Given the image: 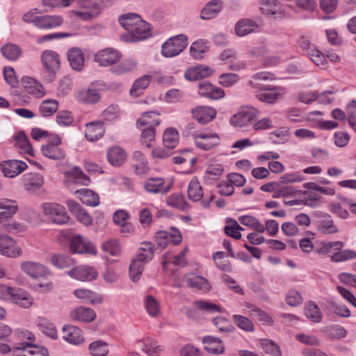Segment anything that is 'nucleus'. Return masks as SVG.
Instances as JSON below:
<instances>
[{"mask_svg": "<svg viewBox=\"0 0 356 356\" xmlns=\"http://www.w3.org/2000/svg\"><path fill=\"white\" fill-rule=\"evenodd\" d=\"M22 334L29 341L17 343L13 346V353L16 356H49L47 348L32 343V334L26 332H22Z\"/></svg>", "mask_w": 356, "mask_h": 356, "instance_id": "1", "label": "nucleus"}, {"mask_svg": "<svg viewBox=\"0 0 356 356\" xmlns=\"http://www.w3.org/2000/svg\"><path fill=\"white\" fill-rule=\"evenodd\" d=\"M188 45V37L184 34H179L168 39L162 45V54L166 58L174 57L179 55Z\"/></svg>", "mask_w": 356, "mask_h": 356, "instance_id": "2", "label": "nucleus"}, {"mask_svg": "<svg viewBox=\"0 0 356 356\" xmlns=\"http://www.w3.org/2000/svg\"><path fill=\"white\" fill-rule=\"evenodd\" d=\"M41 207L44 214L54 223L65 224L69 219L65 208L58 204L47 202L42 204Z\"/></svg>", "mask_w": 356, "mask_h": 356, "instance_id": "3", "label": "nucleus"}, {"mask_svg": "<svg viewBox=\"0 0 356 356\" xmlns=\"http://www.w3.org/2000/svg\"><path fill=\"white\" fill-rule=\"evenodd\" d=\"M182 241V236L179 230L175 227H171L170 232L159 231L155 234V241L156 245L161 249H164L168 243L174 245L179 244Z\"/></svg>", "mask_w": 356, "mask_h": 356, "instance_id": "4", "label": "nucleus"}, {"mask_svg": "<svg viewBox=\"0 0 356 356\" xmlns=\"http://www.w3.org/2000/svg\"><path fill=\"white\" fill-rule=\"evenodd\" d=\"M284 89L277 86H263L257 92L256 98L260 102L267 104H274L282 97Z\"/></svg>", "mask_w": 356, "mask_h": 356, "instance_id": "5", "label": "nucleus"}, {"mask_svg": "<svg viewBox=\"0 0 356 356\" xmlns=\"http://www.w3.org/2000/svg\"><path fill=\"white\" fill-rule=\"evenodd\" d=\"M22 252L14 238L7 234H0V254L15 258L21 255Z\"/></svg>", "mask_w": 356, "mask_h": 356, "instance_id": "6", "label": "nucleus"}, {"mask_svg": "<svg viewBox=\"0 0 356 356\" xmlns=\"http://www.w3.org/2000/svg\"><path fill=\"white\" fill-rule=\"evenodd\" d=\"M259 113L256 108H246L232 116L229 122L233 127H243L252 121Z\"/></svg>", "mask_w": 356, "mask_h": 356, "instance_id": "7", "label": "nucleus"}, {"mask_svg": "<svg viewBox=\"0 0 356 356\" xmlns=\"http://www.w3.org/2000/svg\"><path fill=\"white\" fill-rule=\"evenodd\" d=\"M196 146L203 150L209 151L220 144V136L216 133H204L194 135Z\"/></svg>", "mask_w": 356, "mask_h": 356, "instance_id": "8", "label": "nucleus"}, {"mask_svg": "<svg viewBox=\"0 0 356 356\" xmlns=\"http://www.w3.org/2000/svg\"><path fill=\"white\" fill-rule=\"evenodd\" d=\"M0 168L5 177L13 178L25 170L27 165L22 161L13 159L2 161Z\"/></svg>", "mask_w": 356, "mask_h": 356, "instance_id": "9", "label": "nucleus"}, {"mask_svg": "<svg viewBox=\"0 0 356 356\" xmlns=\"http://www.w3.org/2000/svg\"><path fill=\"white\" fill-rule=\"evenodd\" d=\"M71 277L83 282H90L95 280L98 275L97 271L89 266H79L73 268L67 272Z\"/></svg>", "mask_w": 356, "mask_h": 356, "instance_id": "10", "label": "nucleus"}, {"mask_svg": "<svg viewBox=\"0 0 356 356\" xmlns=\"http://www.w3.org/2000/svg\"><path fill=\"white\" fill-rule=\"evenodd\" d=\"M21 268L24 273L35 279L51 275L49 269L38 262H23L21 264Z\"/></svg>", "mask_w": 356, "mask_h": 356, "instance_id": "11", "label": "nucleus"}, {"mask_svg": "<svg viewBox=\"0 0 356 356\" xmlns=\"http://www.w3.org/2000/svg\"><path fill=\"white\" fill-rule=\"evenodd\" d=\"M120 52L111 48H107L98 51L95 55V61L102 66H110L120 60Z\"/></svg>", "mask_w": 356, "mask_h": 356, "instance_id": "12", "label": "nucleus"}, {"mask_svg": "<svg viewBox=\"0 0 356 356\" xmlns=\"http://www.w3.org/2000/svg\"><path fill=\"white\" fill-rule=\"evenodd\" d=\"M70 250L74 253L93 254L96 253V249L92 243L79 235L74 236L71 239Z\"/></svg>", "mask_w": 356, "mask_h": 356, "instance_id": "13", "label": "nucleus"}, {"mask_svg": "<svg viewBox=\"0 0 356 356\" xmlns=\"http://www.w3.org/2000/svg\"><path fill=\"white\" fill-rule=\"evenodd\" d=\"M41 61L43 67L49 74H54L60 67L59 56L54 51H44L41 55Z\"/></svg>", "mask_w": 356, "mask_h": 356, "instance_id": "14", "label": "nucleus"}, {"mask_svg": "<svg viewBox=\"0 0 356 356\" xmlns=\"http://www.w3.org/2000/svg\"><path fill=\"white\" fill-rule=\"evenodd\" d=\"M138 24H135L131 30L129 31L131 35V41L137 42L143 40L151 35L150 24L136 17Z\"/></svg>", "mask_w": 356, "mask_h": 356, "instance_id": "15", "label": "nucleus"}, {"mask_svg": "<svg viewBox=\"0 0 356 356\" xmlns=\"http://www.w3.org/2000/svg\"><path fill=\"white\" fill-rule=\"evenodd\" d=\"M63 22V17L58 15H38L35 19V26L40 29H51L60 26Z\"/></svg>", "mask_w": 356, "mask_h": 356, "instance_id": "16", "label": "nucleus"}, {"mask_svg": "<svg viewBox=\"0 0 356 356\" xmlns=\"http://www.w3.org/2000/svg\"><path fill=\"white\" fill-rule=\"evenodd\" d=\"M62 332L63 339L71 344L79 345L84 341L83 332L76 326L65 325Z\"/></svg>", "mask_w": 356, "mask_h": 356, "instance_id": "17", "label": "nucleus"}, {"mask_svg": "<svg viewBox=\"0 0 356 356\" xmlns=\"http://www.w3.org/2000/svg\"><path fill=\"white\" fill-rule=\"evenodd\" d=\"M67 205L70 211L75 216L80 222L84 225H90L92 224V218L78 202L69 200L67 201Z\"/></svg>", "mask_w": 356, "mask_h": 356, "instance_id": "18", "label": "nucleus"}, {"mask_svg": "<svg viewBox=\"0 0 356 356\" xmlns=\"http://www.w3.org/2000/svg\"><path fill=\"white\" fill-rule=\"evenodd\" d=\"M193 118L200 124L211 122L216 115L214 108L209 106H197L192 110Z\"/></svg>", "mask_w": 356, "mask_h": 356, "instance_id": "19", "label": "nucleus"}, {"mask_svg": "<svg viewBox=\"0 0 356 356\" xmlns=\"http://www.w3.org/2000/svg\"><path fill=\"white\" fill-rule=\"evenodd\" d=\"M22 83L26 92L30 95L40 98L45 95V90L42 84L31 77H24Z\"/></svg>", "mask_w": 356, "mask_h": 356, "instance_id": "20", "label": "nucleus"}, {"mask_svg": "<svg viewBox=\"0 0 356 356\" xmlns=\"http://www.w3.org/2000/svg\"><path fill=\"white\" fill-rule=\"evenodd\" d=\"M184 281L188 286L204 292L209 291L211 288L208 280L202 276L186 275L184 277Z\"/></svg>", "mask_w": 356, "mask_h": 356, "instance_id": "21", "label": "nucleus"}, {"mask_svg": "<svg viewBox=\"0 0 356 356\" xmlns=\"http://www.w3.org/2000/svg\"><path fill=\"white\" fill-rule=\"evenodd\" d=\"M213 72V70L207 66L197 65L186 70L184 76L187 80L197 81L211 75Z\"/></svg>", "mask_w": 356, "mask_h": 356, "instance_id": "22", "label": "nucleus"}, {"mask_svg": "<svg viewBox=\"0 0 356 356\" xmlns=\"http://www.w3.org/2000/svg\"><path fill=\"white\" fill-rule=\"evenodd\" d=\"M104 132L105 128L102 122H92L86 124L85 136L88 140L92 142L102 138Z\"/></svg>", "mask_w": 356, "mask_h": 356, "instance_id": "23", "label": "nucleus"}, {"mask_svg": "<svg viewBox=\"0 0 356 356\" xmlns=\"http://www.w3.org/2000/svg\"><path fill=\"white\" fill-rule=\"evenodd\" d=\"M70 315L72 319L81 322H91L96 318V314L92 309L84 307L72 309Z\"/></svg>", "mask_w": 356, "mask_h": 356, "instance_id": "24", "label": "nucleus"}, {"mask_svg": "<svg viewBox=\"0 0 356 356\" xmlns=\"http://www.w3.org/2000/svg\"><path fill=\"white\" fill-rule=\"evenodd\" d=\"M204 349L207 352L213 355L222 354L225 350L222 341L213 336L204 337L202 339Z\"/></svg>", "mask_w": 356, "mask_h": 356, "instance_id": "25", "label": "nucleus"}, {"mask_svg": "<svg viewBox=\"0 0 356 356\" xmlns=\"http://www.w3.org/2000/svg\"><path fill=\"white\" fill-rule=\"evenodd\" d=\"M65 175L67 178V182H73L83 186H88L90 183L89 177L78 167H73L66 171Z\"/></svg>", "mask_w": 356, "mask_h": 356, "instance_id": "26", "label": "nucleus"}, {"mask_svg": "<svg viewBox=\"0 0 356 356\" xmlns=\"http://www.w3.org/2000/svg\"><path fill=\"white\" fill-rule=\"evenodd\" d=\"M0 223L11 218L18 211L16 202L6 199L0 202Z\"/></svg>", "mask_w": 356, "mask_h": 356, "instance_id": "27", "label": "nucleus"}, {"mask_svg": "<svg viewBox=\"0 0 356 356\" xmlns=\"http://www.w3.org/2000/svg\"><path fill=\"white\" fill-rule=\"evenodd\" d=\"M75 97L79 102L83 104H95L100 99L99 91L91 88L78 91Z\"/></svg>", "mask_w": 356, "mask_h": 356, "instance_id": "28", "label": "nucleus"}, {"mask_svg": "<svg viewBox=\"0 0 356 356\" xmlns=\"http://www.w3.org/2000/svg\"><path fill=\"white\" fill-rule=\"evenodd\" d=\"M159 113L154 111L144 113L137 120L136 126L138 128L143 127H155L160 124Z\"/></svg>", "mask_w": 356, "mask_h": 356, "instance_id": "29", "label": "nucleus"}, {"mask_svg": "<svg viewBox=\"0 0 356 356\" xmlns=\"http://www.w3.org/2000/svg\"><path fill=\"white\" fill-rule=\"evenodd\" d=\"M75 193L84 204L96 207L99 204L98 195L88 188L76 190Z\"/></svg>", "mask_w": 356, "mask_h": 356, "instance_id": "30", "label": "nucleus"}, {"mask_svg": "<svg viewBox=\"0 0 356 356\" xmlns=\"http://www.w3.org/2000/svg\"><path fill=\"white\" fill-rule=\"evenodd\" d=\"M222 10V2L220 0H212L202 8L201 18L210 19L215 17Z\"/></svg>", "mask_w": 356, "mask_h": 356, "instance_id": "31", "label": "nucleus"}, {"mask_svg": "<svg viewBox=\"0 0 356 356\" xmlns=\"http://www.w3.org/2000/svg\"><path fill=\"white\" fill-rule=\"evenodd\" d=\"M68 60L72 68L81 71L84 65V56L82 51L78 48H72L67 54Z\"/></svg>", "mask_w": 356, "mask_h": 356, "instance_id": "32", "label": "nucleus"}, {"mask_svg": "<svg viewBox=\"0 0 356 356\" xmlns=\"http://www.w3.org/2000/svg\"><path fill=\"white\" fill-rule=\"evenodd\" d=\"M24 188L29 192H35L44 184L43 177L38 173H30L24 179Z\"/></svg>", "mask_w": 356, "mask_h": 356, "instance_id": "33", "label": "nucleus"}, {"mask_svg": "<svg viewBox=\"0 0 356 356\" xmlns=\"http://www.w3.org/2000/svg\"><path fill=\"white\" fill-rule=\"evenodd\" d=\"M165 181L162 178H150L148 179L145 183L144 187L148 192L157 193H162L163 194L166 193L170 186H167L165 188L164 186Z\"/></svg>", "mask_w": 356, "mask_h": 356, "instance_id": "34", "label": "nucleus"}, {"mask_svg": "<svg viewBox=\"0 0 356 356\" xmlns=\"http://www.w3.org/2000/svg\"><path fill=\"white\" fill-rule=\"evenodd\" d=\"M107 156L108 161L113 165L119 166L125 161L127 155L121 147H113L108 150Z\"/></svg>", "mask_w": 356, "mask_h": 356, "instance_id": "35", "label": "nucleus"}, {"mask_svg": "<svg viewBox=\"0 0 356 356\" xmlns=\"http://www.w3.org/2000/svg\"><path fill=\"white\" fill-rule=\"evenodd\" d=\"M41 152L44 156L53 160H61L65 157V152L62 148L51 145H43Z\"/></svg>", "mask_w": 356, "mask_h": 356, "instance_id": "36", "label": "nucleus"}, {"mask_svg": "<svg viewBox=\"0 0 356 356\" xmlns=\"http://www.w3.org/2000/svg\"><path fill=\"white\" fill-rule=\"evenodd\" d=\"M150 80L151 76L147 74L143 75L136 79L130 89V95L135 97L140 95L143 90L149 86Z\"/></svg>", "mask_w": 356, "mask_h": 356, "instance_id": "37", "label": "nucleus"}, {"mask_svg": "<svg viewBox=\"0 0 356 356\" xmlns=\"http://www.w3.org/2000/svg\"><path fill=\"white\" fill-rule=\"evenodd\" d=\"M188 197L193 202L200 201L203 197V189L196 177H193L188 186Z\"/></svg>", "mask_w": 356, "mask_h": 356, "instance_id": "38", "label": "nucleus"}, {"mask_svg": "<svg viewBox=\"0 0 356 356\" xmlns=\"http://www.w3.org/2000/svg\"><path fill=\"white\" fill-rule=\"evenodd\" d=\"M15 147L21 149L24 153L33 156V149L29 139L23 131H19L15 137Z\"/></svg>", "mask_w": 356, "mask_h": 356, "instance_id": "39", "label": "nucleus"}, {"mask_svg": "<svg viewBox=\"0 0 356 356\" xmlns=\"http://www.w3.org/2000/svg\"><path fill=\"white\" fill-rule=\"evenodd\" d=\"M179 140V134L175 129L169 128L165 130L163 136V142L164 147L170 150L174 149Z\"/></svg>", "mask_w": 356, "mask_h": 356, "instance_id": "40", "label": "nucleus"}, {"mask_svg": "<svg viewBox=\"0 0 356 356\" xmlns=\"http://www.w3.org/2000/svg\"><path fill=\"white\" fill-rule=\"evenodd\" d=\"M317 229L323 234H335L338 232V228L329 215H325L323 219L318 221Z\"/></svg>", "mask_w": 356, "mask_h": 356, "instance_id": "41", "label": "nucleus"}, {"mask_svg": "<svg viewBox=\"0 0 356 356\" xmlns=\"http://www.w3.org/2000/svg\"><path fill=\"white\" fill-rule=\"evenodd\" d=\"M3 56L10 60H16L22 54V49L16 44L8 43L1 49Z\"/></svg>", "mask_w": 356, "mask_h": 356, "instance_id": "42", "label": "nucleus"}, {"mask_svg": "<svg viewBox=\"0 0 356 356\" xmlns=\"http://www.w3.org/2000/svg\"><path fill=\"white\" fill-rule=\"evenodd\" d=\"M244 306L248 309L249 315L253 318H257L259 321L270 323L272 322L271 318L261 309L251 303L245 302Z\"/></svg>", "mask_w": 356, "mask_h": 356, "instance_id": "43", "label": "nucleus"}, {"mask_svg": "<svg viewBox=\"0 0 356 356\" xmlns=\"http://www.w3.org/2000/svg\"><path fill=\"white\" fill-rule=\"evenodd\" d=\"M256 26V24L250 19H241L235 26V33L238 36H245L252 33Z\"/></svg>", "mask_w": 356, "mask_h": 356, "instance_id": "44", "label": "nucleus"}, {"mask_svg": "<svg viewBox=\"0 0 356 356\" xmlns=\"http://www.w3.org/2000/svg\"><path fill=\"white\" fill-rule=\"evenodd\" d=\"M224 171L221 164L214 163L208 166L204 179L206 181H217L220 179Z\"/></svg>", "mask_w": 356, "mask_h": 356, "instance_id": "45", "label": "nucleus"}, {"mask_svg": "<svg viewBox=\"0 0 356 356\" xmlns=\"http://www.w3.org/2000/svg\"><path fill=\"white\" fill-rule=\"evenodd\" d=\"M260 343L264 353L268 356L282 355L280 347L274 341L264 339L261 340Z\"/></svg>", "mask_w": 356, "mask_h": 356, "instance_id": "46", "label": "nucleus"}, {"mask_svg": "<svg viewBox=\"0 0 356 356\" xmlns=\"http://www.w3.org/2000/svg\"><path fill=\"white\" fill-rule=\"evenodd\" d=\"M10 301L24 308H29L32 305L31 298L21 290L15 289Z\"/></svg>", "mask_w": 356, "mask_h": 356, "instance_id": "47", "label": "nucleus"}, {"mask_svg": "<svg viewBox=\"0 0 356 356\" xmlns=\"http://www.w3.org/2000/svg\"><path fill=\"white\" fill-rule=\"evenodd\" d=\"M344 243L342 241L322 242L319 247H316L314 251L318 254H326L331 251L341 250Z\"/></svg>", "mask_w": 356, "mask_h": 356, "instance_id": "48", "label": "nucleus"}, {"mask_svg": "<svg viewBox=\"0 0 356 356\" xmlns=\"http://www.w3.org/2000/svg\"><path fill=\"white\" fill-rule=\"evenodd\" d=\"M58 103L55 99H46L42 102L39 111L43 116H50L56 112Z\"/></svg>", "mask_w": 356, "mask_h": 356, "instance_id": "49", "label": "nucleus"}, {"mask_svg": "<svg viewBox=\"0 0 356 356\" xmlns=\"http://www.w3.org/2000/svg\"><path fill=\"white\" fill-rule=\"evenodd\" d=\"M208 51V47L204 41L198 40L194 42L190 47L191 55L195 59H201L203 54Z\"/></svg>", "mask_w": 356, "mask_h": 356, "instance_id": "50", "label": "nucleus"}, {"mask_svg": "<svg viewBox=\"0 0 356 356\" xmlns=\"http://www.w3.org/2000/svg\"><path fill=\"white\" fill-rule=\"evenodd\" d=\"M305 316L314 323H318L322 319V314L317 305L311 302L307 304L305 308Z\"/></svg>", "mask_w": 356, "mask_h": 356, "instance_id": "51", "label": "nucleus"}, {"mask_svg": "<svg viewBox=\"0 0 356 356\" xmlns=\"http://www.w3.org/2000/svg\"><path fill=\"white\" fill-rule=\"evenodd\" d=\"M89 350L92 356H106L108 353L107 343L101 340L92 342Z\"/></svg>", "mask_w": 356, "mask_h": 356, "instance_id": "52", "label": "nucleus"}, {"mask_svg": "<svg viewBox=\"0 0 356 356\" xmlns=\"http://www.w3.org/2000/svg\"><path fill=\"white\" fill-rule=\"evenodd\" d=\"M51 261L58 268H69L74 264V260L65 254H55L51 257Z\"/></svg>", "mask_w": 356, "mask_h": 356, "instance_id": "53", "label": "nucleus"}, {"mask_svg": "<svg viewBox=\"0 0 356 356\" xmlns=\"http://www.w3.org/2000/svg\"><path fill=\"white\" fill-rule=\"evenodd\" d=\"M145 306L148 314L152 317H158L160 314L159 302L152 296H147L145 300Z\"/></svg>", "mask_w": 356, "mask_h": 356, "instance_id": "54", "label": "nucleus"}, {"mask_svg": "<svg viewBox=\"0 0 356 356\" xmlns=\"http://www.w3.org/2000/svg\"><path fill=\"white\" fill-rule=\"evenodd\" d=\"M275 77L273 74L266 72H261L252 76V79L248 84L254 88H261L264 86L259 83V81L274 80Z\"/></svg>", "mask_w": 356, "mask_h": 356, "instance_id": "55", "label": "nucleus"}, {"mask_svg": "<svg viewBox=\"0 0 356 356\" xmlns=\"http://www.w3.org/2000/svg\"><path fill=\"white\" fill-rule=\"evenodd\" d=\"M74 296L79 299L89 301L91 303H102L103 299L102 297H98L94 299L95 293L88 289H80L74 291Z\"/></svg>", "mask_w": 356, "mask_h": 356, "instance_id": "56", "label": "nucleus"}, {"mask_svg": "<svg viewBox=\"0 0 356 356\" xmlns=\"http://www.w3.org/2000/svg\"><path fill=\"white\" fill-rule=\"evenodd\" d=\"M307 55L315 65L321 66L322 68L326 67L327 61L325 56L316 47L309 49Z\"/></svg>", "mask_w": 356, "mask_h": 356, "instance_id": "57", "label": "nucleus"}, {"mask_svg": "<svg viewBox=\"0 0 356 356\" xmlns=\"http://www.w3.org/2000/svg\"><path fill=\"white\" fill-rule=\"evenodd\" d=\"M140 129L142 130L140 135V142L147 148H149L155 138L154 127H143Z\"/></svg>", "mask_w": 356, "mask_h": 356, "instance_id": "58", "label": "nucleus"}, {"mask_svg": "<svg viewBox=\"0 0 356 356\" xmlns=\"http://www.w3.org/2000/svg\"><path fill=\"white\" fill-rule=\"evenodd\" d=\"M102 249L104 252L112 256L119 255L121 251L120 243L118 240L115 238H111L103 243Z\"/></svg>", "mask_w": 356, "mask_h": 356, "instance_id": "59", "label": "nucleus"}, {"mask_svg": "<svg viewBox=\"0 0 356 356\" xmlns=\"http://www.w3.org/2000/svg\"><path fill=\"white\" fill-rule=\"evenodd\" d=\"M136 17L141 19L137 14L127 13L119 17V22L124 29L129 31L135 24H138Z\"/></svg>", "mask_w": 356, "mask_h": 356, "instance_id": "60", "label": "nucleus"}, {"mask_svg": "<svg viewBox=\"0 0 356 356\" xmlns=\"http://www.w3.org/2000/svg\"><path fill=\"white\" fill-rule=\"evenodd\" d=\"M331 257L333 262H341L356 258V252L351 250H337Z\"/></svg>", "mask_w": 356, "mask_h": 356, "instance_id": "61", "label": "nucleus"}, {"mask_svg": "<svg viewBox=\"0 0 356 356\" xmlns=\"http://www.w3.org/2000/svg\"><path fill=\"white\" fill-rule=\"evenodd\" d=\"M232 319L241 330L246 332L254 330V324L248 318L241 315H234Z\"/></svg>", "mask_w": 356, "mask_h": 356, "instance_id": "62", "label": "nucleus"}, {"mask_svg": "<svg viewBox=\"0 0 356 356\" xmlns=\"http://www.w3.org/2000/svg\"><path fill=\"white\" fill-rule=\"evenodd\" d=\"M194 305L199 309L210 313L221 312L222 309L216 304L209 301L196 300Z\"/></svg>", "mask_w": 356, "mask_h": 356, "instance_id": "63", "label": "nucleus"}, {"mask_svg": "<svg viewBox=\"0 0 356 356\" xmlns=\"http://www.w3.org/2000/svg\"><path fill=\"white\" fill-rule=\"evenodd\" d=\"M323 331L330 339H341L346 335V330L339 325H332L325 327Z\"/></svg>", "mask_w": 356, "mask_h": 356, "instance_id": "64", "label": "nucleus"}]
</instances>
